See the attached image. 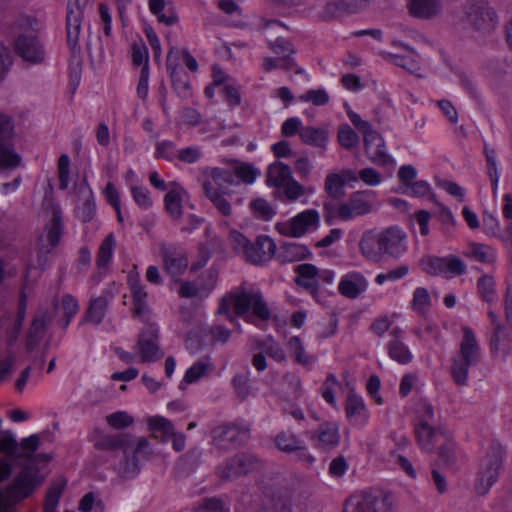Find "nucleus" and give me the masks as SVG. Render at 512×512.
Returning a JSON list of instances; mask_svg holds the SVG:
<instances>
[{
    "instance_id": "nucleus-35",
    "label": "nucleus",
    "mask_w": 512,
    "mask_h": 512,
    "mask_svg": "<svg viewBox=\"0 0 512 512\" xmlns=\"http://www.w3.org/2000/svg\"><path fill=\"white\" fill-rule=\"evenodd\" d=\"M313 438L316 445L322 448H332L339 442V428L336 423L321 424L315 431Z\"/></svg>"
},
{
    "instance_id": "nucleus-61",
    "label": "nucleus",
    "mask_w": 512,
    "mask_h": 512,
    "mask_svg": "<svg viewBox=\"0 0 512 512\" xmlns=\"http://www.w3.org/2000/svg\"><path fill=\"white\" fill-rule=\"evenodd\" d=\"M398 180L400 186L397 192L401 193V190L407 188L409 184H412L417 177V170L412 165H403L398 170Z\"/></svg>"
},
{
    "instance_id": "nucleus-41",
    "label": "nucleus",
    "mask_w": 512,
    "mask_h": 512,
    "mask_svg": "<svg viewBox=\"0 0 512 512\" xmlns=\"http://www.w3.org/2000/svg\"><path fill=\"white\" fill-rule=\"evenodd\" d=\"M79 194L83 201L81 205L77 206V217L84 223L89 222L95 215V201L93 193L89 187H80Z\"/></svg>"
},
{
    "instance_id": "nucleus-43",
    "label": "nucleus",
    "mask_w": 512,
    "mask_h": 512,
    "mask_svg": "<svg viewBox=\"0 0 512 512\" xmlns=\"http://www.w3.org/2000/svg\"><path fill=\"white\" fill-rule=\"evenodd\" d=\"M262 67L267 72L280 68L285 71L294 70L296 74L305 75V70L298 67L293 57H266L263 60Z\"/></svg>"
},
{
    "instance_id": "nucleus-34",
    "label": "nucleus",
    "mask_w": 512,
    "mask_h": 512,
    "mask_svg": "<svg viewBox=\"0 0 512 512\" xmlns=\"http://www.w3.org/2000/svg\"><path fill=\"white\" fill-rule=\"evenodd\" d=\"M146 422L152 435L163 443L168 442L176 431L173 423L162 416H150Z\"/></svg>"
},
{
    "instance_id": "nucleus-47",
    "label": "nucleus",
    "mask_w": 512,
    "mask_h": 512,
    "mask_svg": "<svg viewBox=\"0 0 512 512\" xmlns=\"http://www.w3.org/2000/svg\"><path fill=\"white\" fill-rule=\"evenodd\" d=\"M132 298H133V314L144 320L145 316L149 312V307L147 304V292L145 291V287L139 286L130 290Z\"/></svg>"
},
{
    "instance_id": "nucleus-20",
    "label": "nucleus",
    "mask_w": 512,
    "mask_h": 512,
    "mask_svg": "<svg viewBox=\"0 0 512 512\" xmlns=\"http://www.w3.org/2000/svg\"><path fill=\"white\" fill-rule=\"evenodd\" d=\"M489 347L493 357L505 360L512 349V328L497 324L496 328L491 330Z\"/></svg>"
},
{
    "instance_id": "nucleus-19",
    "label": "nucleus",
    "mask_w": 512,
    "mask_h": 512,
    "mask_svg": "<svg viewBox=\"0 0 512 512\" xmlns=\"http://www.w3.org/2000/svg\"><path fill=\"white\" fill-rule=\"evenodd\" d=\"M166 69L175 92L181 97H188L190 95L189 76L180 66L179 51L175 47L171 48L167 54Z\"/></svg>"
},
{
    "instance_id": "nucleus-48",
    "label": "nucleus",
    "mask_w": 512,
    "mask_h": 512,
    "mask_svg": "<svg viewBox=\"0 0 512 512\" xmlns=\"http://www.w3.org/2000/svg\"><path fill=\"white\" fill-rule=\"evenodd\" d=\"M115 246V237L113 233H109L102 241L98 250L96 263L99 268L107 266L110 262Z\"/></svg>"
},
{
    "instance_id": "nucleus-40",
    "label": "nucleus",
    "mask_w": 512,
    "mask_h": 512,
    "mask_svg": "<svg viewBox=\"0 0 512 512\" xmlns=\"http://www.w3.org/2000/svg\"><path fill=\"white\" fill-rule=\"evenodd\" d=\"M392 340L388 343L389 356L401 363L407 364L412 360V354L408 347L398 337V329H394L391 332Z\"/></svg>"
},
{
    "instance_id": "nucleus-8",
    "label": "nucleus",
    "mask_w": 512,
    "mask_h": 512,
    "mask_svg": "<svg viewBox=\"0 0 512 512\" xmlns=\"http://www.w3.org/2000/svg\"><path fill=\"white\" fill-rule=\"evenodd\" d=\"M463 338L460 353L453 358L451 374L457 384H464L470 366L475 365L480 357V347L473 330L467 326L462 328Z\"/></svg>"
},
{
    "instance_id": "nucleus-36",
    "label": "nucleus",
    "mask_w": 512,
    "mask_h": 512,
    "mask_svg": "<svg viewBox=\"0 0 512 512\" xmlns=\"http://www.w3.org/2000/svg\"><path fill=\"white\" fill-rule=\"evenodd\" d=\"M415 434L419 447L427 452L432 451L435 443L443 438L442 433L434 430L427 422L416 425Z\"/></svg>"
},
{
    "instance_id": "nucleus-30",
    "label": "nucleus",
    "mask_w": 512,
    "mask_h": 512,
    "mask_svg": "<svg viewBox=\"0 0 512 512\" xmlns=\"http://www.w3.org/2000/svg\"><path fill=\"white\" fill-rule=\"evenodd\" d=\"M235 512H291L290 506L281 499L273 501L269 505H260L253 501L252 497L244 494L239 499Z\"/></svg>"
},
{
    "instance_id": "nucleus-24",
    "label": "nucleus",
    "mask_w": 512,
    "mask_h": 512,
    "mask_svg": "<svg viewBox=\"0 0 512 512\" xmlns=\"http://www.w3.org/2000/svg\"><path fill=\"white\" fill-rule=\"evenodd\" d=\"M276 252V244L266 235H260L246 251V258L253 264H260L270 260Z\"/></svg>"
},
{
    "instance_id": "nucleus-3",
    "label": "nucleus",
    "mask_w": 512,
    "mask_h": 512,
    "mask_svg": "<svg viewBox=\"0 0 512 512\" xmlns=\"http://www.w3.org/2000/svg\"><path fill=\"white\" fill-rule=\"evenodd\" d=\"M259 175L260 171L248 163L236 166L234 170L215 167L210 169V179L205 180L202 187L205 196L213 203L218 212L229 217L232 215V207L225 198V195L229 193V187L238 185L240 181L252 184Z\"/></svg>"
},
{
    "instance_id": "nucleus-49",
    "label": "nucleus",
    "mask_w": 512,
    "mask_h": 512,
    "mask_svg": "<svg viewBox=\"0 0 512 512\" xmlns=\"http://www.w3.org/2000/svg\"><path fill=\"white\" fill-rule=\"evenodd\" d=\"M279 190L282 191V196L287 202H296L306 192L305 187L296 181L293 176Z\"/></svg>"
},
{
    "instance_id": "nucleus-29",
    "label": "nucleus",
    "mask_w": 512,
    "mask_h": 512,
    "mask_svg": "<svg viewBox=\"0 0 512 512\" xmlns=\"http://www.w3.org/2000/svg\"><path fill=\"white\" fill-rule=\"evenodd\" d=\"M345 411L346 417L352 425L363 427L368 423L369 413L363 399L353 391L347 397Z\"/></svg>"
},
{
    "instance_id": "nucleus-58",
    "label": "nucleus",
    "mask_w": 512,
    "mask_h": 512,
    "mask_svg": "<svg viewBox=\"0 0 512 512\" xmlns=\"http://www.w3.org/2000/svg\"><path fill=\"white\" fill-rule=\"evenodd\" d=\"M413 308L420 314H424L430 306V296L427 289L418 287L413 293Z\"/></svg>"
},
{
    "instance_id": "nucleus-32",
    "label": "nucleus",
    "mask_w": 512,
    "mask_h": 512,
    "mask_svg": "<svg viewBox=\"0 0 512 512\" xmlns=\"http://www.w3.org/2000/svg\"><path fill=\"white\" fill-rule=\"evenodd\" d=\"M293 176L289 165L275 161L266 170V183L270 187L280 189Z\"/></svg>"
},
{
    "instance_id": "nucleus-50",
    "label": "nucleus",
    "mask_w": 512,
    "mask_h": 512,
    "mask_svg": "<svg viewBox=\"0 0 512 512\" xmlns=\"http://www.w3.org/2000/svg\"><path fill=\"white\" fill-rule=\"evenodd\" d=\"M337 139L339 144L347 149L351 150L356 147L359 143V136L357 133L347 124H343L338 129Z\"/></svg>"
},
{
    "instance_id": "nucleus-55",
    "label": "nucleus",
    "mask_w": 512,
    "mask_h": 512,
    "mask_svg": "<svg viewBox=\"0 0 512 512\" xmlns=\"http://www.w3.org/2000/svg\"><path fill=\"white\" fill-rule=\"evenodd\" d=\"M46 320L44 316L35 317L28 333L27 338V347L30 348L42 339L44 331H45Z\"/></svg>"
},
{
    "instance_id": "nucleus-25",
    "label": "nucleus",
    "mask_w": 512,
    "mask_h": 512,
    "mask_svg": "<svg viewBox=\"0 0 512 512\" xmlns=\"http://www.w3.org/2000/svg\"><path fill=\"white\" fill-rule=\"evenodd\" d=\"M297 276L295 282L298 286L305 289L316 301H320V293L318 290V268L310 263L300 264L295 268Z\"/></svg>"
},
{
    "instance_id": "nucleus-7",
    "label": "nucleus",
    "mask_w": 512,
    "mask_h": 512,
    "mask_svg": "<svg viewBox=\"0 0 512 512\" xmlns=\"http://www.w3.org/2000/svg\"><path fill=\"white\" fill-rule=\"evenodd\" d=\"M505 450L503 446L493 440L480 462L475 488L478 494L485 495L495 484L503 465Z\"/></svg>"
},
{
    "instance_id": "nucleus-27",
    "label": "nucleus",
    "mask_w": 512,
    "mask_h": 512,
    "mask_svg": "<svg viewBox=\"0 0 512 512\" xmlns=\"http://www.w3.org/2000/svg\"><path fill=\"white\" fill-rule=\"evenodd\" d=\"M113 295L108 292L102 293L98 297L91 298L81 323H91L99 325L108 310Z\"/></svg>"
},
{
    "instance_id": "nucleus-53",
    "label": "nucleus",
    "mask_w": 512,
    "mask_h": 512,
    "mask_svg": "<svg viewBox=\"0 0 512 512\" xmlns=\"http://www.w3.org/2000/svg\"><path fill=\"white\" fill-rule=\"evenodd\" d=\"M459 454L460 452L457 450L455 442L445 440L440 447L439 461L446 466H452L456 463Z\"/></svg>"
},
{
    "instance_id": "nucleus-51",
    "label": "nucleus",
    "mask_w": 512,
    "mask_h": 512,
    "mask_svg": "<svg viewBox=\"0 0 512 512\" xmlns=\"http://www.w3.org/2000/svg\"><path fill=\"white\" fill-rule=\"evenodd\" d=\"M107 424L116 430L125 429L134 423V417L126 411H117L105 417Z\"/></svg>"
},
{
    "instance_id": "nucleus-52",
    "label": "nucleus",
    "mask_w": 512,
    "mask_h": 512,
    "mask_svg": "<svg viewBox=\"0 0 512 512\" xmlns=\"http://www.w3.org/2000/svg\"><path fill=\"white\" fill-rule=\"evenodd\" d=\"M478 292L487 303H492L496 298L495 281L492 276L484 275L478 279Z\"/></svg>"
},
{
    "instance_id": "nucleus-31",
    "label": "nucleus",
    "mask_w": 512,
    "mask_h": 512,
    "mask_svg": "<svg viewBox=\"0 0 512 512\" xmlns=\"http://www.w3.org/2000/svg\"><path fill=\"white\" fill-rule=\"evenodd\" d=\"M311 257L309 248L300 243L284 242L280 246L277 259L282 263L301 261Z\"/></svg>"
},
{
    "instance_id": "nucleus-57",
    "label": "nucleus",
    "mask_w": 512,
    "mask_h": 512,
    "mask_svg": "<svg viewBox=\"0 0 512 512\" xmlns=\"http://www.w3.org/2000/svg\"><path fill=\"white\" fill-rule=\"evenodd\" d=\"M262 352L271 357L272 359L282 362L285 360V352L279 343L272 338H267L261 344Z\"/></svg>"
},
{
    "instance_id": "nucleus-23",
    "label": "nucleus",
    "mask_w": 512,
    "mask_h": 512,
    "mask_svg": "<svg viewBox=\"0 0 512 512\" xmlns=\"http://www.w3.org/2000/svg\"><path fill=\"white\" fill-rule=\"evenodd\" d=\"M82 9L78 0H69L67 4L66 29L67 44L70 49L78 47L79 34L82 22Z\"/></svg>"
},
{
    "instance_id": "nucleus-10",
    "label": "nucleus",
    "mask_w": 512,
    "mask_h": 512,
    "mask_svg": "<svg viewBox=\"0 0 512 512\" xmlns=\"http://www.w3.org/2000/svg\"><path fill=\"white\" fill-rule=\"evenodd\" d=\"M261 467L260 459L252 453L240 452L226 459L216 468L222 481H233Z\"/></svg>"
},
{
    "instance_id": "nucleus-16",
    "label": "nucleus",
    "mask_w": 512,
    "mask_h": 512,
    "mask_svg": "<svg viewBox=\"0 0 512 512\" xmlns=\"http://www.w3.org/2000/svg\"><path fill=\"white\" fill-rule=\"evenodd\" d=\"M218 270L210 267L195 281H180L178 294L182 298H205L215 288Z\"/></svg>"
},
{
    "instance_id": "nucleus-44",
    "label": "nucleus",
    "mask_w": 512,
    "mask_h": 512,
    "mask_svg": "<svg viewBox=\"0 0 512 512\" xmlns=\"http://www.w3.org/2000/svg\"><path fill=\"white\" fill-rule=\"evenodd\" d=\"M483 152L487 163V174L491 181L492 193L496 195L500 178L497 154L495 149L490 147L487 143L484 144Z\"/></svg>"
},
{
    "instance_id": "nucleus-64",
    "label": "nucleus",
    "mask_w": 512,
    "mask_h": 512,
    "mask_svg": "<svg viewBox=\"0 0 512 512\" xmlns=\"http://www.w3.org/2000/svg\"><path fill=\"white\" fill-rule=\"evenodd\" d=\"M251 208L257 216L261 217L264 220L271 219L275 211L269 204V202L263 198H258L251 202Z\"/></svg>"
},
{
    "instance_id": "nucleus-1",
    "label": "nucleus",
    "mask_w": 512,
    "mask_h": 512,
    "mask_svg": "<svg viewBox=\"0 0 512 512\" xmlns=\"http://www.w3.org/2000/svg\"><path fill=\"white\" fill-rule=\"evenodd\" d=\"M49 461L0 457V512H11L12 507L34 494L45 481L36 463Z\"/></svg>"
},
{
    "instance_id": "nucleus-45",
    "label": "nucleus",
    "mask_w": 512,
    "mask_h": 512,
    "mask_svg": "<svg viewBox=\"0 0 512 512\" xmlns=\"http://www.w3.org/2000/svg\"><path fill=\"white\" fill-rule=\"evenodd\" d=\"M274 442L276 447L285 453H292L304 449L303 441L290 431L278 433Z\"/></svg>"
},
{
    "instance_id": "nucleus-9",
    "label": "nucleus",
    "mask_w": 512,
    "mask_h": 512,
    "mask_svg": "<svg viewBox=\"0 0 512 512\" xmlns=\"http://www.w3.org/2000/svg\"><path fill=\"white\" fill-rule=\"evenodd\" d=\"M395 506L396 500L391 493L359 492L346 500L343 512H393Z\"/></svg>"
},
{
    "instance_id": "nucleus-14",
    "label": "nucleus",
    "mask_w": 512,
    "mask_h": 512,
    "mask_svg": "<svg viewBox=\"0 0 512 512\" xmlns=\"http://www.w3.org/2000/svg\"><path fill=\"white\" fill-rule=\"evenodd\" d=\"M212 438L218 448L232 449L248 441L250 428L246 424H225L212 431Z\"/></svg>"
},
{
    "instance_id": "nucleus-13",
    "label": "nucleus",
    "mask_w": 512,
    "mask_h": 512,
    "mask_svg": "<svg viewBox=\"0 0 512 512\" xmlns=\"http://www.w3.org/2000/svg\"><path fill=\"white\" fill-rule=\"evenodd\" d=\"M420 264L423 271L433 276H459L466 271L465 263L454 255L446 257L427 256L421 259Z\"/></svg>"
},
{
    "instance_id": "nucleus-60",
    "label": "nucleus",
    "mask_w": 512,
    "mask_h": 512,
    "mask_svg": "<svg viewBox=\"0 0 512 512\" xmlns=\"http://www.w3.org/2000/svg\"><path fill=\"white\" fill-rule=\"evenodd\" d=\"M176 145L172 141L164 140L156 144L155 157L157 159H165L173 161L177 158Z\"/></svg>"
},
{
    "instance_id": "nucleus-37",
    "label": "nucleus",
    "mask_w": 512,
    "mask_h": 512,
    "mask_svg": "<svg viewBox=\"0 0 512 512\" xmlns=\"http://www.w3.org/2000/svg\"><path fill=\"white\" fill-rule=\"evenodd\" d=\"M46 229L47 239L51 248L57 247L64 233L63 216L59 207L54 206L52 208V217L49 223L46 225Z\"/></svg>"
},
{
    "instance_id": "nucleus-18",
    "label": "nucleus",
    "mask_w": 512,
    "mask_h": 512,
    "mask_svg": "<svg viewBox=\"0 0 512 512\" xmlns=\"http://www.w3.org/2000/svg\"><path fill=\"white\" fill-rule=\"evenodd\" d=\"M158 340L159 329L156 324H148L142 329L136 344V350L142 362H153L162 357Z\"/></svg>"
},
{
    "instance_id": "nucleus-46",
    "label": "nucleus",
    "mask_w": 512,
    "mask_h": 512,
    "mask_svg": "<svg viewBox=\"0 0 512 512\" xmlns=\"http://www.w3.org/2000/svg\"><path fill=\"white\" fill-rule=\"evenodd\" d=\"M213 370L214 367L209 359L199 360L186 371L183 381L187 384L200 381L211 374Z\"/></svg>"
},
{
    "instance_id": "nucleus-54",
    "label": "nucleus",
    "mask_w": 512,
    "mask_h": 512,
    "mask_svg": "<svg viewBox=\"0 0 512 512\" xmlns=\"http://www.w3.org/2000/svg\"><path fill=\"white\" fill-rule=\"evenodd\" d=\"M344 179L340 174L329 173L325 179V191L332 198H338L343 194Z\"/></svg>"
},
{
    "instance_id": "nucleus-42",
    "label": "nucleus",
    "mask_w": 512,
    "mask_h": 512,
    "mask_svg": "<svg viewBox=\"0 0 512 512\" xmlns=\"http://www.w3.org/2000/svg\"><path fill=\"white\" fill-rule=\"evenodd\" d=\"M299 137L302 143L318 148H325L328 140L326 130L306 126L300 129Z\"/></svg>"
},
{
    "instance_id": "nucleus-59",
    "label": "nucleus",
    "mask_w": 512,
    "mask_h": 512,
    "mask_svg": "<svg viewBox=\"0 0 512 512\" xmlns=\"http://www.w3.org/2000/svg\"><path fill=\"white\" fill-rule=\"evenodd\" d=\"M197 512H229V508L220 498L211 497L199 503Z\"/></svg>"
},
{
    "instance_id": "nucleus-26",
    "label": "nucleus",
    "mask_w": 512,
    "mask_h": 512,
    "mask_svg": "<svg viewBox=\"0 0 512 512\" xmlns=\"http://www.w3.org/2000/svg\"><path fill=\"white\" fill-rule=\"evenodd\" d=\"M359 248L367 260L379 262L384 256L381 233L374 230L365 231L360 239Z\"/></svg>"
},
{
    "instance_id": "nucleus-28",
    "label": "nucleus",
    "mask_w": 512,
    "mask_h": 512,
    "mask_svg": "<svg viewBox=\"0 0 512 512\" xmlns=\"http://www.w3.org/2000/svg\"><path fill=\"white\" fill-rule=\"evenodd\" d=\"M368 287L366 278L359 272H349L342 276L338 290L341 295L349 299L358 298Z\"/></svg>"
},
{
    "instance_id": "nucleus-12",
    "label": "nucleus",
    "mask_w": 512,
    "mask_h": 512,
    "mask_svg": "<svg viewBox=\"0 0 512 512\" xmlns=\"http://www.w3.org/2000/svg\"><path fill=\"white\" fill-rule=\"evenodd\" d=\"M13 130L11 117L0 112V170L13 169L21 164V156L16 153L11 143Z\"/></svg>"
},
{
    "instance_id": "nucleus-2",
    "label": "nucleus",
    "mask_w": 512,
    "mask_h": 512,
    "mask_svg": "<svg viewBox=\"0 0 512 512\" xmlns=\"http://www.w3.org/2000/svg\"><path fill=\"white\" fill-rule=\"evenodd\" d=\"M95 447L109 452H122L115 470L122 479H132L140 472L139 459H148L152 447L146 437H134L130 433H106L95 440Z\"/></svg>"
},
{
    "instance_id": "nucleus-15",
    "label": "nucleus",
    "mask_w": 512,
    "mask_h": 512,
    "mask_svg": "<svg viewBox=\"0 0 512 512\" xmlns=\"http://www.w3.org/2000/svg\"><path fill=\"white\" fill-rule=\"evenodd\" d=\"M319 223V213L314 209L305 210L291 219L276 224V230L283 236L299 238Z\"/></svg>"
},
{
    "instance_id": "nucleus-5",
    "label": "nucleus",
    "mask_w": 512,
    "mask_h": 512,
    "mask_svg": "<svg viewBox=\"0 0 512 512\" xmlns=\"http://www.w3.org/2000/svg\"><path fill=\"white\" fill-rule=\"evenodd\" d=\"M347 115L353 126L363 134L365 153L370 161L379 166L392 165L394 160L386 153L382 136L373 130L371 124L363 120L356 112L347 110Z\"/></svg>"
},
{
    "instance_id": "nucleus-63",
    "label": "nucleus",
    "mask_w": 512,
    "mask_h": 512,
    "mask_svg": "<svg viewBox=\"0 0 512 512\" xmlns=\"http://www.w3.org/2000/svg\"><path fill=\"white\" fill-rule=\"evenodd\" d=\"M270 48L279 57H292V54L295 53L293 44L282 37H277L274 42H271Z\"/></svg>"
},
{
    "instance_id": "nucleus-6",
    "label": "nucleus",
    "mask_w": 512,
    "mask_h": 512,
    "mask_svg": "<svg viewBox=\"0 0 512 512\" xmlns=\"http://www.w3.org/2000/svg\"><path fill=\"white\" fill-rule=\"evenodd\" d=\"M461 21L470 29L487 34L497 27L498 17L487 0H465L462 5Z\"/></svg>"
},
{
    "instance_id": "nucleus-4",
    "label": "nucleus",
    "mask_w": 512,
    "mask_h": 512,
    "mask_svg": "<svg viewBox=\"0 0 512 512\" xmlns=\"http://www.w3.org/2000/svg\"><path fill=\"white\" fill-rule=\"evenodd\" d=\"M231 305H233L234 313L237 316H243L252 309L253 314L261 320L270 318L269 308L259 290L246 291L243 289L241 292L233 294L231 300L226 298L221 300L216 313L224 315L226 319L234 323L235 319L230 311Z\"/></svg>"
},
{
    "instance_id": "nucleus-38",
    "label": "nucleus",
    "mask_w": 512,
    "mask_h": 512,
    "mask_svg": "<svg viewBox=\"0 0 512 512\" xmlns=\"http://www.w3.org/2000/svg\"><path fill=\"white\" fill-rule=\"evenodd\" d=\"M393 45L394 46H398V47H401L403 48L404 50L410 52V55L408 56H405V55H397V54H390L389 57H390V60L397 66L399 67H402L403 69L411 72V73H414L416 71H418L420 69V66H419V61L417 59L418 55L417 53L414 51V49H412L411 47H409L408 45L400 42V41H393Z\"/></svg>"
},
{
    "instance_id": "nucleus-22",
    "label": "nucleus",
    "mask_w": 512,
    "mask_h": 512,
    "mask_svg": "<svg viewBox=\"0 0 512 512\" xmlns=\"http://www.w3.org/2000/svg\"><path fill=\"white\" fill-rule=\"evenodd\" d=\"M380 233L384 255L399 258L406 252V234L402 229L393 226Z\"/></svg>"
},
{
    "instance_id": "nucleus-62",
    "label": "nucleus",
    "mask_w": 512,
    "mask_h": 512,
    "mask_svg": "<svg viewBox=\"0 0 512 512\" xmlns=\"http://www.w3.org/2000/svg\"><path fill=\"white\" fill-rule=\"evenodd\" d=\"M290 353L295 357V360L300 364L310 363L309 357L305 354L304 347L299 337L293 336L288 342Z\"/></svg>"
},
{
    "instance_id": "nucleus-17",
    "label": "nucleus",
    "mask_w": 512,
    "mask_h": 512,
    "mask_svg": "<svg viewBox=\"0 0 512 512\" xmlns=\"http://www.w3.org/2000/svg\"><path fill=\"white\" fill-rule=\"evenodd\" d=\"M15 53L30 64H40L45 59V49L33 32L20 33L14 40Z\"/></svg>"
},
{
    "instance_id": "nucleus-21",
    "label": "nucleus",
    "mask_w": 512,
    "mask_h": 512,
    "mask_svg": "<svg viewBox=\"0 0 512 512\" xmlns=\"http://www.w3.org/2000/svg\"><path fill=\"white\" fill-rule=\"evenodd\" d=\"M164 267L172 276L181 275L188 266V258L183 248L176 245H164L160 247Z\"/></svg>"
},
{
    "instance_id": "nucleus-56",
    "label": "nucleus",
    "mask_w": 512,
    "mask_h": 512,
    "mask_svg": "<svg viewBox=\"0 0 512 512\" xmlns=\"http://www.w3.org/2000/svg\"><path fill=\"white\" fill-rule=\"evenodd\" d=\"M301 102H311L316 106H322L328 103L329 95L324 89H310L299 96Z\"/></svg>"
},
{
    "instance_id": "nucleus-33",
    "label": "nucleus",
    "mask_w": 512,
    "mask_h": 512,
    "mask_svg": "<svg viewBox=\"0 0 512 512\" xmlns=\"http://www.w3.org/2000/svg\"><path fill=\"white\" fill-rule=\"evenodd\" d=\"M411 15L421 19L437 16L441 10V0H408Z\"/></svg>"
},
{
    "instance_id": "nucleus-11",
    "label": "nucleus",
    "mask_w": 512,
    "mask_h": 512,
    "mask_svg": "<svg viewBox=\"0 0 512 512\" xmlns=\"http://www.w3.org/2000/svg\"><path fill=\"white\" fill-rule=\"evenodd\" d=\"M376 206V194L372 190L353 192L348 200L339 205L338 217L343 221H349L357 216L369 214Z\"/></svg>"
},
{
    "instance_id": "nucleus-39",
    "label": "nucleus",
    "mask_w": 512,
    "mask_h": 512,
    "mask_svg": "<svg viewBox=\"0 0 512 512\" xmlns=\"http://www.w3.org/2000/svg\"><path fill=\"white\" fill-rule=\"evenodd\" d=\"M171 184L174 188L166 193L164 204L166 212L172 219L177 220L182 216V192H184V190L176 183Z\"/></svg>"
}]
</instances>
